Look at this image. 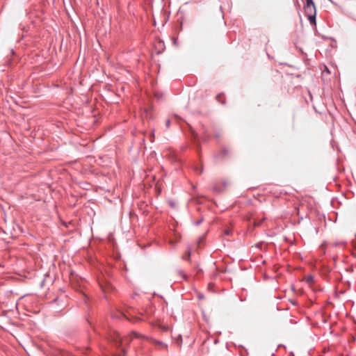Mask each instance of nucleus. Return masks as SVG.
<instances>
[{"label": "nucleus", "instance_id": "obj_1", "mask_svg": "<svg viewBox=\"0 0 356 356\" xmlns=\"http://www.w3.org/2000/svg\"><path fill=\"white\" fill-rule=\"evenodd\" d=\"M304 10L310 24H316V10L313 0H306Z\"/></svg>", "mask_w": 356, "mask_h": 356}, {"label": "nucleus", "instance_id": "obj_2", "mask_svg": "<svg viewBox=\"0 0 356 356\" xmlns=\"http://www.w3.org/2000/svg\"><path fill=\"white\" fill-rule=\"evenodd\" d=\"M108 340L111 343H113L116 346H121L124 343H128L129 341L127 339H122L120 334L115 330L111 331L108 335Z\"/></svg>", "mask_w": 356, "mask_h": 356}, {"label": "nucleus", "instance_id": "obj_3", "mask_svg": "<svg viewBox=\"0 0 356 356\" xmlns=\"http://www.w3.org/2000/svg\"><path fill=\"white\" fill-rule=\"evenodd\" d=\"M191 250H188L186 252V253L184 255H183V257H182L183 259L189 261L191 259Z\"/></svg>", "mask_w": 356, "mask_h": 356}, {"label": "nucleus", "instance_id": "obj_4", "mask_svg": "<svg viewBox=\"0 0 356 356\" xmlns=\"http://www.w3.org/2000/svg\"><path fill=\"white\" fill-rule=\"evenodd\" d=\"M228 152H229L228 149L226 147H224L222 150L221 154H220L219 156L222 157V156L227 155L228 154Z\"/></svg>", "mask_w": 356, "mask_h": 356}, {"label": "nucleus", "instance_id": "obj_5", "mask_svg": "<svg viewBox=\"0 0 356 356\" xmlns=\"http://www.w3.org/2000/svg\"><path fill=\"white\" fill-rule=\"evenodd\" d=\"M175 341H176V343H177L178 346H180L181 343H182V337L181 335H179L176 339H175Z\"/></svg>", "mask_w": 356, "mask_h": 356}, {"label": "nucleus", "instance_id": "obj_6", "mask_svg": "<svg viewBox=\"0 0 356 356\" xmlns=\"http://www.w3.org/2000/svg\"><path fill=\"white\" fill-rule=\"evenodd\" d=\"M178 273L182 276V277L184 279V280H187V275L186 274H184V273L183 272V270H178Z\"/></svg>", "mask_w": 356, "mask_h": 356}, {"label": "nucleus", "instance_id": "obj_7", "mask_svg": "<svg viewBox=\"0 0 356 356\" xmlns=\"http://www.w3.org/2000/svg\"><path fill=\"white\" fill-rule=\"evenodd\" d=\"M313 280H314V277L311 275H309L307 277V282H308V283L312 282Z\"/></svg>", "mask_w": 356, "mask_h": 356}, {"label": "nucleus", "instance_id": "obj_8", "mask_svg": "<svg viewBox=\"0 0 356 356\" xmlns=\"http://www.w3.org/2000/svg\"><path fill=\"white\" fill-rule=\"evenodd\" d=\"M344 243H345V242H343V241L336 242V243H333V246L337 247V246H338L339 245H342V244H344Z\"/></svg>", "mask_w": 356, "mask_h": 356}, {"label": "nucleus", "instance_id": "obj_9", "mask_svg": "<svg viewBox=\"0 0 356 356\" xmlns=\"http://www.w3.org/2000/svg\"><path fill=\"white\" fill-rule=\"evenodd\" d=\"M220 97H221V95L220 94V95H217L216 99H217V100H218L219 102H220L222 104H225V102H223V101H222V102H221V100H220Z\"/></svg>", "mask_w": 356, "mask_h": 356}, {"label": "nucleus", "instance_id": "obj_10", "mask_svg": "<svg viewBox=\"0 0 356 356\" xmlns=\"http://www.w3.org/2000/svg\"><path fill=\"white\" fill-rule=\"evenodd\" d=\"M170 120L168 119V120H167L165 121V127H166L167 128H169V127H170Z\"/></svg>", "mask_w": 356, "mask_h": 356}, {"label": "nucleus", "instance_id": "obj_11", "mask_svg": "<svg viewBox=\"0 0 356 356\" xmlns=\"http://www.w3.org/2000/svg\"><path fill=\"white\" fill-rule=\"evenodd\" d=\"M202 221H203V218H201L200 220H197L196 222H195V223H194V224H195V225H200V224L202 223Z\"/></svg>", "mask_w": 356, "mask_h": 356}, {"label": "nucleus", "instance_id": "obj_12", "mask_svg": "<svg viewBox=\"0 0 356 356\" xmlns=\"http://www.w3.org/2000/svg\"><path fill=\"white\" fill-rule=\"evenodd\" d=\"M154 343L156 344H159V345H163V343L162 341H158V340H154Z\"/></svg>", "mask_w": 356, "mask_h": 356}, {"label": "nucleus", "instance_id": "obj_13", "mask_svg": "<svg viewBox=\"0 0 356 356\" xmlns=\"http://www.w3.org/2000/svg\"><path fill=\"white\" fill-rule=\"evenodd\" d=\"M57 301V298L54 299L51 301V307H53L54 302Z\"/></svg>", "mask_w": 356, "mask_h": 356}, {"label": "nucleus", "instance_id": "obj_14", "mask_svg": "<svg viewBox=\"0 0 356 356\" xmlns=\"http://www.w3.org/2000/svg\"><path fill=\"white\" fill-rule=\"evenodd\" d=\"M230 233H231V231H230V230H228V229L225 230V235H229V234H230Z\"/></svg>", "mask_w": 356, "mask_h": 356}, {"label": "nucleus", "instance_id": "obj_15", "mask_svg": "<svg viewBox=\"0 0 356 356\" xmlns=\"http://www.w3.org/2000/svg\"><path fill=\"white\" fill-rule=\"evenodd\" d=\"M213 189L215 192H219L217 186H214Z\"/></svg>", "mask_w": 356, "mask_h": 356}, {"label": "nucleus", "instance_id": "obj_16", "mask_svg": "<svg viewBox=\"0 0 356 356\" xmlns=\"http://www.w3.org/2000/svg\"><path fill=\"white\" fill-rule=\"evenodd\" d=\"M170 205L173 207H175V203H173L172 202H170Z\"/></svg>", "mask_w": 356, "mask_h": 356}, {"label": "nucleus", "instance_id": "obj_17", "mask_svg": "<svg viewBox=\"0 0 356 356\" xmlns=\"http://www.w3.org/2000/svg\"><path fill=\"white\" fill-rule=\"evenodd\" d=\"M215 137L216 138H219L220 137V134L217 133L215 134Z\"/></svg>", "mask_w": 356, "mask_h": 356}, {"label": "nucleus", "instance_id": "obj_18", "mask_svg": "<svg viewBox=\"0 0 356 356\" xmlns=\"http://www.w3.org/2000/svg\"><path fill=\"white\" fill-rule=\"evenodd\" d=\"M134 334L135 337H139V335L137 333H134Z\"/></svg>", "mask_w": 356, "mask_h": 356}, {"label": "nucleus", "instance_id": "obj_19", "mask_svg": "<svg viewBox=\"0 0 356 356\" xmlns=\"http://www.w3.org/2000/svg\"><path fill=\"white\" fill-rule=\"evenodd\" d=\"M352 255H353V257H356V254H355V253L353 252V253H352Z\"/></svg>", "mask_w": 356, "mask_h": 356}, {"label": "nucleus", "instance_id": "obj_20", "mask_svg": "<svg viewBox=\"0 0 356 356\" xmlns=\"http://www.w3.org/2000/svg\"><path fill=\"white\" fill-rule=\"evenodd\" d=\"M174 44H175V45H177V40H176V39L174 40Z\"/></svg>", "mask_w": 356, "mask_h": 356}, {"label": "nucleus", "instance_id": "obj_21", "mask_svg": "<svg viewBox=\"0 0 356 356\" xmlns=\"http://www.w3.org/2000/svg\"><path fill=\"white\" fill-rule=\"evenodd\" d=\"M45 353H46V356H47V354H48V350H47V348H46Z\"/></svg>", "mask_w": 356, "mask_h": 356}, {"label": "nucleus", "instance_id": "obj_22", "mask_svg": "<svg viewBox=\"0 0 356 356\" xmlns=\"http://www.w3.org/2000/svg\"><path fill=\"white\" fill-rule=\"evenodd\" d=\"M44 283V280H42L41 284L42 285Z\"/></svg>", "mask_w": 356, "mask_h": 356}, {"label": "nucleus", "instance_id": "obj_23", "mask_svg": "<svg viewBox=\"0 0 356 356\" xmlns=\"http://www.w3.org/2000/svg\"><path fill=\"white\" fill-rule=\"evenodd\" d=\"M203 238H204V237L200 238V241H202V240H203Z\"/></svg>", "mask_w": 356, "mask_h": 356}, {"label": "nucleus", "instance_id": "obj_24", "mask_svg": "<svg viewBox=\"0 0 356 356\" xmlns=\"http://www.w3.org/2000/svg\"><path fill=\"white\" fill-rule=\"evenodd\" d=\"M202 297H203V296L201 295V296H199V298H202Z\"/></svg>", "mask_w": 356, "mask_h": 356}, {"label": "nucleus", "instance_id": "obj_25", "mask_svg": "<svg viewBox=\"0 0 356 356\" xmlns=\"http://www.w3.org/2000/svg\"><path fill=\"white\" fill-rule=\"evenodd\" d=\"M63 306L62 305L61 307H60V310H62Z\"/></svg>", "mask_w": 356, "mask_h": 356}]
</instances>
